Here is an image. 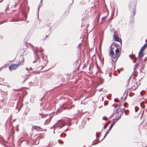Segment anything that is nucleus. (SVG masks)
<instances>
[{"label": "nucleus", "instance_id": "nucleus-28", "mask_svg": "<svg viewBox=\"0 0 147 147\" xmlns=\"http://www.w3.org/2000/svg\"><path fill=\"white\" fill-rule=\"evenodd\" d=\"M96 137L97 138H98V136L97 133H96Z\"/></svg>", "mask_w": 147, "mask_h": 147}, {"label": "nucleus", "instance_id": "nucleus-36", "mask_svg": "<svg viewBox=\"0 0 147 147\" xmlns=\"http://www.w3.org/2000/svg\"><path fill=\"white\" fill-rule=\"evenodd\" d=\"M67 130V129H66L65 131H66Z\"/></svg>", "mask_w": 147, "mask_h": 147}, {"label": "nucleus", "instance_id": "nucleus-5", "mask_svg": "<svg viewBox=\"0 0 147 147\" xmlns=\"http://www.w3.org/2000/svg\"><path fill=\"white\" fill-rule=\"evenodd\" d=\"M138 87V86L137 83H134L133 86L131 87V89L132 90H134L136 89Z\"/></svg>", "mask_w": 147, "mask_h": 147}, {"label": "nucleus", "instance_id": "nucleus-6", "mask_svg": "<svg viewBox=\"0 0 147 147\" xmlns=\"http://www.w3.org/2000/svg\"><path fill=\"white\" fill-rule=\"evenodd\" d=\"M114 38L115 41L117 42H120L121 45V40H119V38L117 36H115V33L114 34Z\"/></svg>", "mask_w": 147, "mask_h": 147}, {"label": "nucleus", "instance_id": "nucleus-19", "mask_svg": "<svg viewBox=\"0 0 147 147\" xmlns=\"http://www.w3.org/2000/svg\"><path fill=\"white\" fill-rule=\"evenodd\" d=\"M58 142L61 144H62L63 143V141H60L59 140H58Z\"/></svg>", "mask_w": 147, "mask_h": 147}, {"label": "nucleus", "instance_id": "nucleus-1", "mask_svg": "<svg viewBox=\"0 0 147 147\" xmlns=\"http://www.w3.org/2000/svg\"><path fill=\"white\" fill-rule=\"evenodd\" d=\"M23 60L22 61V62H19L18 64H13L10 65L9 66V68L10 71L15 70L17 69L19 66L22 65L23 64V62L24 61V59L22 57Z\"/></svg>", "mask_w": 147, "mask_h": 147}, {"label": "nucleus", "instance_id": "nucleus-25", "mask_svg": "<svg viewBox=\"0 0 147 147\" xmlns=\"http://www.w3.org/2000/svg\"><path fill=\"white\" fill-rule=\"evenodd\" d=\"M27 112H25L24 113L23 115H27Z\"/></svg>", "mask_w": 147, "mask_h": 147}, {"label": "nucleus", "instance_id": "nucleus-23", "mask_svg": "<svg viewBox=\"0 0 147 147\" xmlns=\"http://www.w3.org/2000/svg\"><path fill=\"white\" fill-rule=\"evenodd\" d=\"M137 65H134V71H135V69H136V66H137Z\"/></svg>", "mask_w": 147, "mask_h": 147}, {"label": "nucleus", "instance_id": "nucleus-40", "mask_svg": "<svg viewBox=\"0 0 147 147\" xmlns=\"http://www.w3.org/2000/svg\"><path fill=\"white\" fill-rule=\"evenodd\" d=\"M17 131H18V129H17Z\"/></svg>", "mask_w": 147, "mask_h": 147}, {"label": "nucleus", "instance_id": "nucleus-26", "mask_svg": "<svg viewBox=\"0 0 147 147\" xmlns=\"http://www.w3.org/2000/svg\"><path fill=\"white\" fill-rule=\"evenodd\" d=\"M146 60H147V57H146L145 58L144 60V61L145 62Z\"/></svg>", "mask_w": 147, "mask_h": 147}, {"label": "nucleus", "instance_id": "nucleus-41", "mask_svg": "<svg viewBox=\"0 0 147 147\" xmlns=\"http://www.w3.org/2000/svg\"><path fill=\"white\" fill-rule=\"evenodd\" d=\"M53 128H54L55 129V127H53Z\"/></svg>", "mask_w": 147, "mask_h": 147}, {"label": "nucleus", "instance_id": "nucleus-10", "mask_svg": "<svg viewBox=\"0 0 147 147\" xmlns=\"http://www.w3.org/2000/svg\"><path fill=\"white\" fill-rule=\"evenodd\" d=\"M50 119H47L44 123V124L47 125L50 122Z\"/></svg>", "mask_w": 147, "mask_h": 147}, {"label": "nucleus", "instance_id": "nucleus-8", "mask_svg": "<svg viewBox=\"0 0 147 147\" xmlns=\"http://www.w3.org/2000/svg\"><path fill=\"white\" fill-rule=\"evenodd\" d=\"M114 52L113 51V49L111 47V46L110 47V51L109 52V54L111 55H114Z\"/></svg>", "mask_w": 147, "mask_h": 147}, {"label": "nucleus", "instance_id": "nucleus-35", "mask_svg": "<svg viewBox=\"0 0 147 147\" xmlns=\"http://www.w3.org/2000/svg\"><path fill=\"white\" fill-rule=\"evenodd\" d=\"M60 136L61 137H62V135H61Z\"/></svg>", "mask_w": 147, "mask_h": 147}, {"label": "nucleus", "instance_id": "nucleus-12", "mask_svg": "<svg viewBox=\"0 0 147 147\" xmlns=\"http://www.w3.org/2000/svg\"><path fill=\"white\" fill-rule=\"evenodd\" d=\"M131 76H130L129 78L127 80V85H128L129 84V82L130 81V80L131 79Z\"/></svg>", "mask_w": 147, "mask_h": 147}, {"label": "nucleus", "instance_id": "nucleus-22", "mask_svg": "<svg viewBox=\"0 0 147 147\" xmlns=\"http://www.w3.org/2000/svg\"><path fill=\"white\" fill-rule=\"evenodd\" d=\"M103 119L107 120V118H106L105 117H103L102 118Z\"/></svg>", "mask_w": 147, "mask_h": 147}, {"label": "nucleus", "instance_id": "nucleus-31", "mask_svg": "<svg viewBox=\"0 0 147 147\" xmlns=\"http://www.w3.org/2000/svg\"><path fill=\"white\" fill-rule=\"evenodd\" d=\"M40 8V7H39L38 8V12H39V9Z\"/></svg>", "mask_w": 147, "mask_h": 147}, {"label": "nucleus", "instance_id": "nucleus-44", "mask_svg": "<svg viewBox=\"0 0 147 147\" xmlns=\"http://www.w3.org/2000/svg\"><path fill=\"white\" fill-rule=\"evenodd\" d=\"M146 147H147V146H146Z\"/></svg>", "mask_w": 147, "mask_h": 147}, {"label": "nucleus", "instance_id": "nucleus-21", "mask_svg": "<svg viewBox=\"0 0 147 147\" xmlns=\"http://www.w3.org/2000/svg\"><path fill=\"white\" fill-rule=\"evenodd\" d=\"M147 46V44L146 43L145 44H144L143 46V47H144L146 48V46Z\"/></svg>", "mask_w": 147, "mask_h": 147}, {"label": "nucleus", "instance_id": "nucleus-16", "mask_svg": "<svg viewBox=\"0 0 147 147\" xmlns=\"http://www.w3.org/2000/svg\"><path fill=\"white\" fill-rule=\"evenodd\" d=\"M135 9H134L132 15V16H134L135 15Z\"/></svg>", "mask_w": 147, "mask_h": 147}, {"label": "nucleus", "instance_id": "nucleus-42", "mask_svg": "<svg viewBox=\"0 0 147 147\" xmlns=\"http://www.w3.org/2000/svg\"><path fill=\"white\" fill-rule=\"evenodd\" d=\"M6 86L8 87L7 86Z\"/></svg>", "mask_w": 147, "mask_h": 147}, {"label": "nucleus", "instance_id": "nucleus-27", "mask_svg": "<svg viewBox=\"0 0 147 147\" xmlns=\"http://www.w3.org/2000/svg\"><path fill=\"white\" fill-rule=\"evenodd\" d=\"M47 35H46V37H45V38H43V40H45V39L47 38Z\"/></svg>", "mask_w": 147, "mask_h": 147}, {"label": "nucleus", "instance_id": "nucleus-13", "mask_svg": "<svg viewBox=\"0 0 147 147\" xmlns=\"http://www.w3.org/2000/svg\"><path fill=\"white\" fill-rule=\"evenodd\" d=\"M146 49V48L144 47H142L141 48V49L140 50V51H143L145 49Z\"/></svg>", "mask_w": 147, "mask_h": 147}, {"label": "nucleus", "instance_id": "nucleus-37", "mask_svg": "<svg viewBox=\"0 0 147 147\" xmlns=\"http://www.w3.org/2000/svg\"><path fill=\"white\" fill-rule=\"evenodd\" d=\"M54 133H55V129L54 130Z\"/></svg>", "mask_w": 147, "mask_h": 147}, {"label": "nucleus", "instance_id": "nucleus-30", "mask_svg": "<svg viewBox=\"0 0 147 147\" xmlns=\"http://www.w3.org/2000/svg\"><path fill=\"white\" fill-rule=\"evenodd\" d=\"M115 101H117V100H118V99H115Z\"/></svg>", "mask_w": 147, "mask_h": 147}, {"label": "nucleus", "instance_id": "nucleus-20", "mask_svg": "<svg viewBox=\"0 0 147 147\" xmlns=\"http://www.w3.org/2000/svg\"><path fill=\"white\" fill-rule=\"evenodd\" d=\"M107 134H107V132L106 134H105L103 138L101 140V141H102V140H103V139H104L105 138V137H106V136L107 135Z\"/></svg>", "mask_w": 147, "mask_h": 147}, {"label": "nucleus", "instance_id": "nucleus-2", "mask_svg": "<svg viewBox=\"0 0 147 147\" xmlns=\"http://www.w3.org/2000/svg\"><path fill=\"white\" fill-rule=\"evenodd\" d=\"M119 51V49L118 48H117L115 50V52L116 53V55H115V57H112V58L114 59H116L117 60V59L119 57V55L117 54Z\"/></svg>", "mask_w": 147, "mask_h": 147}, {"label": "nucleus", "instance_id": "nucleus-39", "mask_svg": "<svg viewBox=\"0 0 147 147\" xmlns=\"http://www.w3.org/2000/svg\"><path fill=\"white\" fill-rule=\"evenodd\" d=\"M101 133V132L99 133V134H100Z\"/></svg>", "mask_w": 147, "mask_h": 147}, {"label": "nucleus", "instance_id": "nucleus-9", "mask_svg": "<svg viewBox=\"0 0 147 147\" xmlns=\"http://www.w3.org/2000/svg\"><path fill=\"white\" fill-rule=\"evenodd\" d=\"M115 122L112 123L111 125H110V128H109V129L107 130V134H108L109 132V131L112 128V127H113V126L115 124Z\"/></svg>", "mask_w": 147, "mask_h": 147}, {"label": "nucleus", "instance_id": "nucleus-17", "mask_svg": "<svg viewBox=\"0 0 147 147\" xmlns=\"http://www.w3.org/2000/svg\"><path fill=\"white\" fill-rule=\"evenodd\" d=\"M108 124H109V123H107L105 124V125L104 127V129H105L106 128V127H107V126L108 125Z\"/></svg>", "mask_w": 147, "mask_h": 147}, {"label": "nucleus", "instance_id": "nucleus-11", "mask_svg": "<svg viewBox=\"0 0 147 147\" xmlns=\"http://www.w3.org/2000/svg\"><path fill=\"white\" fill-rule=\"evenodd\" d=\"M36 57H37V59L35 61H33V63H34L36 62H40V61L39 60V59L38 58V57L37 56H36Z\"/></svg>", "mask_w": 147, "mask_h": 147}, {"label": "nucleus", "instance_id": "nucleus-33", "mask_svg": "<svg viewBox=\"0 0 147 147\" xmlns=\"http://www.w3.org/2000/svg\"><path fill=\"white\" fill-rule=\"evenodd\" d=\"M129 57H131V55H129Z\"/></svg>", "mask_w": 147, "mask_h": 147}, {"label": "nucleus", "instance_id": "nucleus-7", "mask_svg": "<svg viewBox=\"0 0 147 147\" xmlns=\"http://www.w3.org/2000/svg\"><path fill=\"white\" fill-rule=\"evenodd\" d=\"M69 104V103H65V104H63V108H64V109H70L71 108L69 107L68 106Z\"/></svg>", "mask_w": 147, "mask_h": 147}, {"label": "nucleus", "instance_id": "nucleus-14", "mask_svg": "<svg viewBox=\"0 0 147 147\" xmlns=\"http://www.w3.org/2000/svg\"><path fill=\"white\" fill-rule=\"evenodd\" d=\"M34 128L36 129H38V128L41 129V128L40 127H38L37 126H34Z\"/></svg>", "mask_w": 147, "mask_h": 147}, {"label": "nucleus", "instance_id": "nucleus-15", "mask_svg": "<svg viewBox=\"0 0 147 147\" xmlns=\"http://www.w3.org/2000/svg\"><path fill=\"white\" fill-rule=\"evenodd\" d=\"M61 126L60 127V128H61L62 127H63L64 126H65V123H62L61 124Z\"/></svg>", "mask_w": 147, "mask_h": 147}, {"label": "nucleus", "instance_id": "nucleus-34", "mask_svg": "<svg viewBox=\"0 0 147 147\" xmlns=\"http://www.w3.org/2000/svg\"><path fill=\"white\" fill-rule=\"evenodd\" d=\"M46 65V64H45L44 66L43 67H44L45 65Z\"/></svg>", "mask_w": 147, "mask_h": 147}, {"label": "nucleus", "instance_id": "nucleus-43", "mask_svg": "<svg viewBox=\"0 0 147 147\" xmlns=\"http://www.w3.org/2000/svg\"><path fill=\"white\" fill-rule=\"evenodd\" d=\"M0 85H2L1 84H0Z\"/></svg>", "mask_w": 147, "mask_h": 147}, {"label": "nucleus", "instance_id": "nucleus-24", "mask_svg": "<svg viewBox=\"0 0 147 147\" xmlns=\"http://www.w3.org/2000/svg\"><path fill=\"white\" fill-rule=\"evenodd\" d=\"M106 17H103L102 18V20H105V18H106Z\"/></svg>", "mask_w": 147, "mask_h": 147}, {"label": "nucleus", "instance_id": "nucleus-4", "mask_svg": "<svg viewBox=\"0 0 147 147\" xmlns=\"http://www.w3.org/2000/svg\"><path fill=\"white\" fill-rule=\"evenodd\" d=\"M144 56L143 52L140 51L138 53V58L140 59V58H142Z\"/></svg>", "mask_w": 147, "mask_h": 147}, {"label": "nucleus", "instance_id": "nucleus-38", "mask_svg": "<svg viewBox=\"0 0 147 147\" xmlns=\"http://www.w3.org/2000/svg\"><path fill=\"white\" fill-rule=\"evenodd\" d=\"M16 120V119L14 120L13 121H14Z\"/></svg>", "mask_w": 147, "mask_h": 147}, {"label": "nucleus", "instance_id": "nucleus-32", "mask_svg": "<svg viewBox=\"0 0 147 147\" xmlns=\"http://www.w3.org/2000/svg\"><path fill=\"white\" fill-rule=\"evenodd\" d=\"M121 69V70H123V68H121V69Z\"/></svg>", "mask_w": 147, "mask_h": 147}, {"label": "nucleus", "instance_id": "nucleus-29", "mask_svg": "<svg viewBox=\"0 0 147 147\" xmlns=\"http://www.w3.org/2000/svg\"><path fill=\"white\" fill-rule=\"evenodd\" d=\"M102 89V88L100 89L99 90V91H100Z\"/></svg>", "mask_w": 147, "mask_h": 147}, {"label": "nucleus", "instance_id": "nucleus-18", "mask_svg": "<svg viewBox=\"0 0 147 147\" xmlns=\"http://www.w3.org/2000/svg\"><path fill=\"white\" fill-rule=\"evenodd\" d=\"M4 78H0V81L1 82L3 81H4Z\"/></svg>", "mask_w": 147, "mask_h": 147}, {"label": "nucleus", "instance_id": "nucleus-3", "mask_svg": "<svg viewBox=\"0 0 147 147\" xmlns=\"http://www.w3.org/2000/svg\"><path fill=\"white\" fill-rule=\"evenodd\" d=\"M43 115L42 113H39L36 116V120L40 119V118H42Z\"/></svg>", "mask_w": 147, "mask_h": 147}]
</instances>
